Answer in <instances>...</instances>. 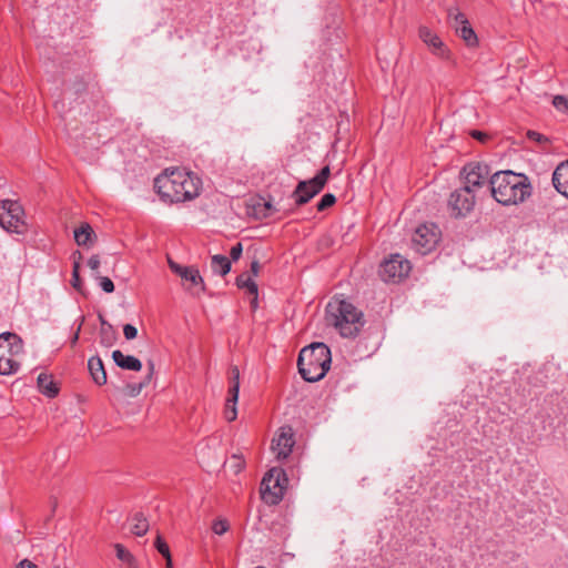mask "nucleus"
I'll return each instance as SVG.
<instances>
[{
	"mask_svg": "<svg viewBox=\"0 0 568 568\" xmlns=\"http://www.w3.org/2000/svg\"><path fill=\"white\" fill-rule=\"evenodd\" d=\"M115 552L118 559L128 564L129 568H136L133 555L123 545L116 544Z\"/></svg>",
	"mask_w": 568,
	"mask_h": 568,
	"instance_id": "nucleus-30",
	"label": "nucleus"
},
{
	"mask_svg": "<svg viewBox=\"0 0 568 568\" xmlns=\"http://www.w3.org/2000/svg\"><path fill=\"white\" fill-rule=\"evenodd\" d=\"M475 206V194L468 187L455 190L448 200L450 215L458 219L465 217Z\"/></svg>",
	"mask_w": 568,
	"mask_h": 568,
	"instance_id": "nucleus-12",
	"label": "nucleus"
},
{
	"mask_svg": "<svg viewBox=\"0 0 568 568\" xmlns=\"http://www.w3.org/2000/svg\"><path fill=\"white\" fill-rule=\"evenodd\" d=\"M0 226L17 234H23L27 231L24 210L19 202L12 200L0 202Z\"/></svg>",
	"mask_w": 568,
	"mask_h": 568,
	"instance_id": "nucleus-8",
	"label": "nucleus"
},
{
	"mask_svg": "<svg viewBox=\"0 0 568 568\" xmlns=\"http://www.w3.org/2000/svg\"><path fill=\"white\" fill-rule=\"evenodd\" d=\"M551 182L555 190L568 199V159L556 166Z\"/></svg>",
	"mask_w": 568,
	"mask_h": 568,
	"instance_id": "nucleus-16",
	"label": "nucleus"
},
{
	"mask_svg": "<svg viewBox=\"0 0 568 568\" xmlns=\"http://www.w3.org/2000/svg\"><path fill=\"white\" fill-rule=\"evenodd\" d=\"M280 211L278 209H276L271 202H264L263 204V212H262V216L263 217H268L271 216L274 212H277Z\"/></svg>",
	"mask_w": 568,
	"mask_h": 568,
	"instance_id": "nucleus-43",
	"label": "nucleus"
},
{
	"mask_svg": "<svg viewBox=\"0 0 568 568\" xmlns=\"http://www.w3.org/2000/svg\"><path fill=\"white\" fill-rule=\"evenodd\" d=\"M242 252H243V246H242V243L239 242L234 246H232V248L230 251V258L232 261L240 260Z\"/></svg>",
	"mask_w": 568,
	"mask_h": 568,
	"instance_id": "nucleus-40",
	"label": "nucleus"
},
{
	"mask_svg": "<svg viewBox=\"0 0 568 568\" xmlns=\"http://www.w3.org/2000/svg\"><path fill=\"white\" fill-rule=\"evenodd\" d=\"M282 481H287L282 468H272L263 477L261 483V497L267 505H277L283 499L284 489Z\"/></svg>",
	"mask_w": 568,
	"mask_h": 568,
	"instance_id": "nucleus-7",
	"label": "nucleus"
},
{
	"mask_svg": "<svg viewBox=\"0 0 568 568\" xmlns=\"http://www.w3.org/2000/svg\"><path fill=\"white\" fill-rule=\"evenodd\" d=\"M335 203H336V196L332 193H326L317 202L316 210L318 212H324L325 210L332 207Z\"/></svg>",
	"mask_w": 568,
	"mask_h": 568,
	"instance_id": "nucleus-32",
	"label": "nucleus"
},
{
	"mask_svg": "<svg viewBox=\"0 0 568 568\" xmlns=\"http://www.w3.org/2000/svg\"><path fill=\"white\" fill-rule=\"evenodd\" d=\"M449 17L455 20V22L459 26H464L468 23L466 16L463 12L456 11L455 13H449Z\"/></svg>",
	"mask_w": 568,
	"mask_h": 568,
	"instance_id": "nucleus-42",
	"label": "nucleus"
},
{
	"mask_svg": "<svg viewBox=\"0 0 568 568\" xmlns=\"http://www.w3.org/2000/svg\"><path fill=\"white\" fill-rule=\"evenodd\" d=\"M17 568H38V566L29 559H23L17 565Z\"/></svg>",
	"mask_w": 568,
	"mask_h": 568,
	"instance_id": "nucleus-47",
	"label": "nucleus"
},
{
	"mask_svg": "<svg viewBox=\"0 0 568 568\" xmlns=\"http://www.w3.org/2000/svg\"><path fill=\"white\" fill-rule=\"evenodd\" d=\"M201 180L191 172L166 169L154 180V189L162 201L182 203L199 196Z\"/></svg>",
	"mask_w": 568,
	"mask_h": 568,
	"instance_id": "nucleus-1",
	"label": "nucleus"
},
{
	"mask_svg": "<svg viewBox=\"0 0 568 568\" xmlns=\"http://www.w3.org/2000/svg\"><path fill=\"white\" fill-rule=\"evenodd\" d=\"M410 270V262L396 253L381 263L378 274L384 282L398 283L408 276Z\"/></svg>",
	"mask_w": 568,
	"mask_h": 568,
	"instance_id": "nucleus-9",
	"label": "nucleus"
},
{
	"mask_svg": "<svg viewBox=\"0 0 568 568\" xmlns=\"http://www.w3.org/2000/svg\"><path fill=\"white\" fill-rule=\"evenodd\" d=\"M327 325L334 326L343 337L353 338L358 335L363 325V313L351 302L332 298L325 308Z\"/></svg>",
	"mask_w": 568,
	"mask_h": 568,
	"instance_id": "nucleus-3",
	"label": "nucleus"
},
{
	"mask_svg": "<svg viewBox=\"0 0 568 568\" xmlns=\"http://www.w3.org/2000/svg\"><path fill=\"white\" fill-rule=\"evenodd\" d=\"M418 37L429 48L434 55L442 60H450V50L442 41L438 34L433 32L428 27L420 26L418 28Z\"/></svg>",
	"mask_w": 568,
	"mask_h": 568,
	"instance_id": "nucleus-13",
	"label": "nucleus"
},
{
	"mask_svg": "<svg viewBox=\"0 0 568 568\" xmlns=\"http://www.w3.org/2000/svg\"><path fill=\"white\" fill-rule=\"evenodd\" d=\"M133 521L134 524L131 529L132 534L139 537L144 536L149 530V523L144 515L142 513H136L133 516Z\"/></svg>",
	"mask_w": 568,
	"mask_h": 568,
	"instance_id": "nucleus-26",
	"label": "nucleus"
},
{
	"mask_svg": "<svg viewBox=\"0 0 568 568\" xmlns=\"http://www.w3.org/2000/svg\"><path fill=\"white\" fill-rule=\"evenodd\" d=\"M123 334L126 339H134L138 336V329L131 324H125L123 326Z\"/></svg>",
	"mask_w": 568,
	"mask_h": 568,
	"instance_id": "nucleus-39",
	"label": "nucleus"
},
{
	"mask_svg": "<svg viewBox=\"0 0 568 568\" xmlns=\"http://www.w3.org/2000/svg\"><path fill=\"white\" fill-rule=\"evenodd\" d=\"M184 288L195 297H200L206 292V286L200 271L195 266H190L186 276L182 277Z\"/></svg>",
	"mask_w": 568,
	"mask_h": 568,
	"instance_id": "nucleus-15",
	"label": "nucleus"
},
{
	"mask_svg": "<svg viewBox=\"0 0 568 568\" xmlns=\"http://www.w3.org/2000/svg\"><path fill=\"white\" fill-rule=\"evenodd\" d=\"M232 458L234 459L235 464L234 467L236 468V473L242 470L245 466V462L241 456L233 455Z\"/></svg>",
	"mask_w": 568,
	"mask_h": 568,
	"instance_id": "nucleus-45",
	"label": "nucleus"
},
{
	"mask_svg": "<svg viewBox=\"0 0 568 568\" xmlns=\"http://www.w3.org/2000/svg\"><path fill=\"white\" fill-rule=\"evenodd\" d=\"M22 351L23 343L18 334L11 332L0 334V375H10L18 371L20 363L13 356Z\"/></svg>",
	"mask_w": 568,
	"mask_h": 568,
	"instance_id": "nucleus-6",
	"label": "nucleus"
},
{
	"mask_svg": "<svg viewBox=\"0 0 568 568\" xmlns=\"http://www.w3.org/2000/svg\"><path fill=\"white\" fill-rule=\"evenodd\" d=\"M230 376H240V369L237 366H232L230 369Z\"/></svg>",
	"mask_w": 568,
	"mask_h": 568,
	"instance_id": "nucleus-51",
	"label": "nucleus"
},
{
	"mask_svg": "<svg viewBox=\"0 0 568 568\" xmlns=\"http://www.w3.org/2000/svg\"><path fill=\"white\" fill-rule=\"evenodd\" d=\"M87 88H88V82L82 77L77 78L72 84V90L75 94L84 93L87 91Z\"/></svg>",
	"mask_w": 568,
	"mask_h": 568,
	"instance_id": "nucleus-38",
	"label": "nucleus"
},
{
	"mask_svg": "<svg viewBox=\"0 0 568 568\" xmlns=\"http://www.w3.org/2000/svg\"><path fill=\"white\" fill-rule=\"evenodd\" d=\"M260 270H261L260 262L257 260L252 261L251 265H250V272L252 273V275L256 276L258 274Z\"/></svg>",
	"mask_w": 568,
	"mask_h": 568,
	"instance_id": "nucleus-46",
	"label": "nucleus"
},
{
	"mask_svg": "<svg viewBox=\"0 0 568 568\" xmlns=\"http://www.w3.org/2000/svg\"><path fill=\"white\" fill-rule=\"evenodd\" d=\"M148 368H149V373L142 382L126 384V386H125L126 395H129L131 397H135L141 393V390L145 386L149 385V383L154 374V364L152 361H149Z\"/></svg>",
	"mask_w": 568,
	"mask_h": 568,
	"instance_id": "nucleus-21",
	"label": "nucleus"
},
{
	"mask_svg": "<svg viewBox=\"0 0 568 568\" xmlns=\"http://www.w3.org/2000/svg\"><path fill=\"white\" fill-rule=\"evenodd\" d=\"M332 363L329 347L324 343H312L301 349L297 358L298 373L310 383L321 381L328 372Z\"/></svg>",
	"mask_w": 568,
	"mask_h": 568,
	"instance_id": "nucleus-4",
	"label": "nucleus"
},
{
	"mask_svg": "<svg viewBox=\"0 0 568 568\" xmlns=\"http://www.w3.org/2000/svg\"><path fill=\"white\" fill-rule=\"evenodd\" d=\"M100 344L104 347H111L118 341V334L113 326H103L99 332Z\"/></svg>",
	"mask_w": 568,
	"mask_h": 568,
	"instance_id": "nucleus-25",
	"label": "nucleus"
},
{
	"mask_svg": "<svg viewBox=\"0 0 568 568\" xmlns=\"http://www.w3.org/2000/svg\"><path fill=\"white\" fill-rule=\"evenodd\" d=\"M552 105L558 111L568 113V98L565 95H555L552 99Z\"/></svg>",
	"mask_w": 568,
	"mask_h": 568,
	"instance_id": "nucleus-36",
	"label": "nucleus"
},
{
	"mask_svg": "<svg viewBox=\"0 0 568 568\" xmlns=\"http://www.w3.org/2000/svg\"><path fill=\"white\" fill-rule=\"evenodd\" d=\"M81 325H82V324H80V325L78 326V328H77L75 333L73 334V336H72V338H71V341H70V343H71V346H72V347H73V346L78 343V341H79V335H80V331H81Z\"/></svg>",
	"mask_w": 568,
	"mask_h": 568,
	"instance_id": "nucleus-49",
	"label": "nucleus"
},
{
	"mask_svg": "<svg viewBox=\"0 0 568 568\" xmlns=\"http://www.w3.org/2000/svg\"><path fill=\"white\" fill-rule=\"evenodd\" d=\"M230 528L229 521L226 519H217L213 521L212 530L216 535L225 534Z\"/></svg>",
	"mask_w": 568,
	"mask_h": 568,
	"instance_id": "nucleus-37",
	"label": "nucleus"
},
{
	"mask_svg": "<svg viewBox=\"0 0 568 568\" xmlns=\"http://www.w3.org/2000/svg\"><path fill=\"white\" fill-rule=\"evenodd\" d=\"M112 358L116 366L122 369L140 372L142 369L141 361L132 355H124L121 351L115 349L112 352Z\"/></svg>",
	"mask_w": 568,
	"mask_h": 568,
	"instance_id": "nucleus-18",
	"label": "nucleus"
},
{
	"mask_svg": "<svg viewBox=\"0 0 568 568\" xmlns=\"http://www.w3.org/2000/svg\"><path fill=\"white\" fill-rule=\"evenodd\" d=\"M469 134L471 138H474L475 140L481 142V143H486L490 139L487 133L479 131V130H471L469 132Z\"/></svg>",
	"mask_w": 568,
	"mask_h": 568,
	"instance_id": "nucleus-41",
	"label": "nucleus"
},
{
	"mask_svg": "<svg viewBox=\"0 0 568 568\" xmlns=\"http://www.w3.org/2000/svg\"><path fill=\"white\" fill-rule=\"evenodd\" d=\"M331 176L329 165L323 166L317 174L297 183L291 197L294 200V206L284 211V215L293 214L297 209L307 204L315 195L322 192Z\"/></svg>",
	"mask_w": 568,
	"mask_h": 568,
	"instance_id": "nucleus-5",
	"label": "nucleus"
},
{
	"mask_svg": "<svg viewBox=\"0 0 568 568\" xmlns=\"http://www.w3.org/2000/svg\"><path fill=\"white\" fill-rule=\"evenodd\" d=\"M72 256H73V267H72L71 285L79 293L83 294V291H82L83 282H82V278L80 277V263L82 260V254L80 251H75Z\"/></svg>",
	"mask_w": 568,
	"mask_h": 568,
	"instance_id": "nucleus-23",
	"label": "nucleus"
},
{
	"mask_svg": "<svg viewBox=\"0 0 568 568\" xmlns=\"http://www.w3.org/2000/svg\"><path fill=\"white\" fill-rule=\"evenodd\" d=\"M168 264H169V267L170 270L179 275L181 278L182 277H185L186 276V271L190 266H183V265H180L179 263L174 262L172 258H168Z\"/></svg>",
	"mask_w": 568,
	"mask_h": 568,
	"instance_id": "nucleus-35",
	"label": "nucleus"
},
{
	"mask_svg": "<svg viewBox=\"0 0 568 568\" xmlns=\"http://www.w3.org/2000/svg\"><path fill=\"white\" fill-rule=\"evenodd\" d=\"M100 264H101V262H100L99 255H92L88 261V265L92 271H98V268L100 267Z\"/></svg>",
	"mask_w": 568,
	"mask_h": 568,
	"instance_id": "nucleus-44",
	"label": "nucleus"
},
{
	"mask_svg": "<svg viewBox=\"0 0 568 568\" xmlns=\"http://www.w3.org/2000/svg\"><path fill=\"white\" fill-rule=\"evenodd\" d=\"M236 403L237 400H231V393H227V398L225 402L224 416L227 422H233L236 419Z\"/></svg>",
	"mask_w": 568,
	"mask_h": 568,
	"instance_id": "nucleus-31",
	"label": "nucleus"
},
{
	"mask_svg": "<svg viewBox=\"0 0 568 568\" xmlns=\"http://www.w3.org/2000/svg\"><path fill=\"white\" fill-rule=\"evenodd\" d=\"M490 168L486 163L470 162L467 163L460 171V178L464 179V186L470 189L475 193V190L489 183Z\"/></svg>",
	"mask_w": 568,
	"mask_h": 568,
	"instance_id": "nucleus-10",
	"label": "nucleus"
},
{
	"mask_svg": "<svg viewBox=\"0 0 568 568\" xmlns=\"http://www.w3.org/2000/svg\"><path fill=\"white\" fill-rule=\"evenodd\" d=\"M99 320H100V323H101V327L103 326H112L105 318L102 314H99Z\"/></svg>",
	"mask_w": 568,
	"mask_h": 568,
	"instance_id": "nucleus-50",
	"label": "nucleus"
},
{
	"mask_svg": "<svg viewBox=\"0 0 568 568\" xmlns=\"http://www.w3.org/2000/svg\"><path fill=\"white\" fill-rule=\"evenodd\" d=\"M239 392H240V376H230V387H229L227 393H231V400L239 399Z\"/></svg>",
	"mask_w": 568,
	"mask_h": 568,
	"instance_id": "nucleus-33",
	"label": "nucleus"
},
{
	"mask_svg": "<svg viewBox=\"0 0 568 568\" xmlns=\"http://www.w3.org/2000/svg\"><path fill=\"white\" fill-rule=\"evenodd\" d=\"M491 196L503 205L524 202L531 194V184L525 174L499 171L489 179Z\"/></svg>",
	"mask_w": 568,
	"mask_h": 568,
	"instance_id": "nucleus-2",
	"label": "nucleus"
},
{
	"mask_svg": "<svg viewBox=\"0 0 568 568\" xmlns=\"http://www.w3.org/2000/svg\"><path fill=\"white\" fill-rule=\"evenodd\" d=\"M95 278L99 281V285L105 293H113L115 290L114 283L111 278L106 276L95 275Z\"/></svg>",
	"mask_w": 568,
	"mask_h": 568,
	"instance_id": "nucleus-34",
	"label": "nucleus"
},
{
	"mask_svg": "<svg viewBox=\"0 0 568 568\" xmlns=\"http://www.w3.org/2000/svg\"><path fill=\"white\" fill-rule=\"evenodd\" d=\"M97 235L89 223H81L74 230V241L79 246H90L94 243Z\"/></svg>",
	"mask_w": 568,
	"mask_h": 568,
	"instance_id": "nucleus-20",
	"label": "nucleus"
},
{
	"mask_svg": "<svg viewBox=\"0 0 568 568\" xmlns=\"http://www.w3.org/2000/svg\"><path fill=\"white\" fill-rule=\"evenodd\" d=\"M253 296L251 301V308L252 311H255L258 306V290L256 291V294H251Z\"/></svg>",
	"mask_w": 568,
	"mask_h": 568,
	"instance_id": "nucleus-48",
	"label": "nucleus"
},
{
	"mask_svg": "<svg viewBox=\"0 0 568 568\" xmlns=\"http://www.w3.org/2000/svg\"><path fill=\"white\" fill-rule=\"evenodd\" d=\"M456 32L465 41L466 45L476 47L478 44L477 34L469 22L464 26L456 27Z\"/></svg>",
	"mask_w": 568,
	"mask_h": 568,
	"instance_id": "nucleus-24",
	"label": "nucleus"
},
{
	"mask_svg": "<svg viewBox=\"0 0 568 568\" xmlns=\"http://www.w3.org/2000/svg\"><path fill=\"white\" fill-rule=\"evenodd\" d=\"M526 136L530 141L537 142L544 152L549 151V146H550L551 142L548 136H546L537 131H534V130H528L526 133Z\"/></svg>",
	"mask_w": 568,
	"mask_h": 568,
	"instance_id": "nucleus-29",
	"label": "nucleus"
},
{
	"mask_svg": "<svg viewBox=\"0 0 568 568\" xmlns=\"http://www.w3.org/2000/svg\"><path fill=\"white\" fill-rule=\"evenodd\" d=\"M88 369L92 381L98 385L102 386L106 384V372L102 359L95 355L89 358Z\"/></svg>",
	"mask_w": 568,
	"mask_h": 568,
	"instance_id": "nucleus-17",
	"label": "nucleus"
},
{
	"mask_svg": "<svg viewBox=\"0 0 568 568\" xmlns=\"http://www.w3.org/2000/svg\"><path fill=\"white\" fill-rule=\"evenodd\" d=\"M235 284L241 290L245 288L248 294H256L258 290L257 284L246 273L240 274L235 280Z\"/></svg>",
	"mask_w": 568,
	"mask_h": 568,
	"instance_id": "nucleus-27",
	"label": "nucleus"
},
{
	"mask_svg": "<svg viewBox=\"0 0 568 568\" xmlns=\"http://www.w3.org/2000/svg\"><path fill=\"white\" fill-rule=\"evenodd\" d=\"M439 237L440 232L435 224H423L416 229L412 242L416 252L426 255L436 247Z\"/></svg>",
	"mask_w": 568,
	"mask_h": 568,
	"instance_id": "nucleus-11",
	"label": "nucleus"
},
{
	"mask_svg": "<svg viewBox=\"0 0 568 568\" xmlns=\"http://www.w3.org/2000/svg\"><path fill=\"white\" fill-rule=\"evenodd\" d=\"M295 444L293 428L288 425L282 426L277 437L272 440V450L276 454L277 459H284L292 453Z\"/></svg>",
	"mask_w": 568,
	"mask_h": 568,
	"instance_id": "nucleus-14",
	"label": "nucleus"
},
{
	"mask_svg": "<svg viewBox=\"0 0 568 568\" xmlns=\"http://www.w3.org/2000/svg\"><path fill=\"white\" fill-rule=\"evenodd\" d=\"M211 267L214 273L225 276L231 271V260L222 254H216L211 257Z\"/></svg>",
	"mask_w": 568,
	"mask_h": 568,
	"instance_id": "nucleus-22",
	"label": "nucleus"
},
{
	"mask_svg": "<svg viewBox=\"0 0 568 568\" xmlns=\"http://www.w3.org/2000/svg\"><path fill=\"white\" fill-rule=\"evenodd\" d=\"M53 568H67L65 566L61 567L60 565H55Z\"/></svg>",
	"mask_w": 568,
	"mask_h": 568,
	"instance_id": "nucleus-52",
	"label": "nucleus"
},
{
	"mask_svg": "<svg viewBox=\"0 0 568 568\" xmlns=\"http://www.w3.org/2000/svg\"><path fill=\"white\" fill-rule=\"evenodd\" d=\"M154 547L165 558L166 568H172V556H171L170 547L160 534H158V536H156V539L154 541Z\"/></svg>",
	"mask_w": 568,
	"mask_h": 568,
	"instance_id": "nucleus-28",
	"label": "nucleus"
},
{
	"mask_svg": "<svg viewBox=\"0 0 568 568\" xmlns=\"http://www.w3.org/2000/svg\"><path fill=\"white\" fill-rule=\"evenodd\" d=\"M37 385L39 392L49 398H54L59 395V385L53 381L51 375L41 373L37 378Z\"/></svg>",
	"mask_w": 568,
	"mask_h": 568,
	"instance_id": "nucleus-19",
	"label": "nucleus"
}]
</instances>
